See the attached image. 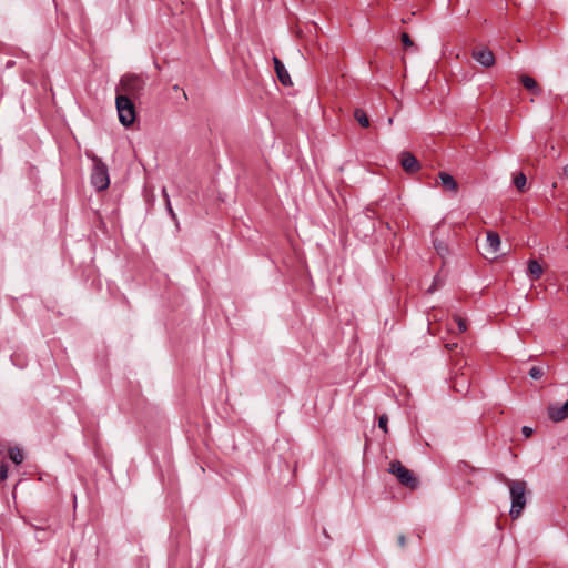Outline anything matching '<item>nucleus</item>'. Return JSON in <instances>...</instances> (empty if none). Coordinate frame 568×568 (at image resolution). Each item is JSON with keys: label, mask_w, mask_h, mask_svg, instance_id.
<instances>
[{"label": "nucleus", "mask_w": 568, "mask_h": 568, "mask_svg": "<svg viewBox=\"0 0 568 568\" xmlns=\"http://www.w3.org/2000/svg\"><path fill=\"white\" fill-rule=\"evenodd\" d=\"M507 485L509 487L511 499L509 515L513 519H516L521 515V511L526 506L527 484L524 480L507 479Z\"/></svg>", "instance_id": "obj_1"}, {"label": "nucleus", "mask_w": 568, "mask_h": 568, "mask_svg": "<svg viewBox=\"0 0 568 568\" xmlns=\"http://www.w3.org/2000/svg\"><path fill=\"white\" fill-rule=\"evenodd\" d=\"M145 79L138 74H125L121 78L116 89L118 95H126L131 100L139 99L144 91Z\"/></svg>", "instance_id": "obj_2"}, {"label": "nucleus", "mask_w": 568, "mask_h": 568, "mask_svg": "<svg viewBox=\"0 0 568 568\" xmlns=\"http://www.w3.org/2000/svg\"><path fill=\"white\" fill-rule=\"evenodd\" d=\"M88 158L93 162L91 173V184L97 191H104L110 185L109 170L106 164L95 154L87 153Z\"/></svg>", "instance_id": "obj_3"}, {"label": "nucleus", "mask_w": 568, "mask_h": 568, "mask_svg": "<svg viewBox=\"0 0 568 568\" xmlns=\"http://www.w3.org/2000/svg\"><path fill=\"white\" fill-rule=\"evenodd\" d=\"M388 473L394 475L405 487L415 489L418 487V479L412 470L406 468L399 460L389 463Z\"/></svg>", "instance_id": "obj_4"}, {"label": "nucleus", "mask_w": 568, "mask_h": 568, "mask_svg": "<svg viewBox=\"0 0 568 568\" xmlns=\"http://www.w3.org/2000/svg\"><path fill=\"white\" fill-rule=\"evenodd\" d=\"M115 104L121 124L124 126L133 124L136 116L133 101L126 95H116Z\"/></svg>", "instance_id": "obj_5"}, {"label": "nucleus", "mask_w": 568, "mask_h": 568, "mask_svg": "<svg viewBox=\"0 0 568 568\" xmlns=\"http://www.w3.org/2000/svg\"><path fill=\"white\" fill-rule=\"evenodd\" d=\"M500 244L501 242L499 234L495 231H487L485 250L488 255H491V258L495 260L497 257Z\"/></svg>", "instance_id": "obj_6"}, {"label": "nucleus", "mask_w": 568, "mask_h": 568, "mask_svg": "<svg viewBox=\"0 0 568 568\" xmlns=\"http://www.w3.org/2000/svg\"><path fill=\"white\" fill-rule=\"evenodd\" d=\"M471 57L485 68H490L495 64V55L493 51L487 48L474 50Z\"/></svg>", "instance_id": "obj_7"}, {"label": "nucleus", "mask_w": 568, "mask_h": 568, "mask_svg": "<svg viewBox=\"0 0 568 568\" xmlns=\"http://www.w3.org/2000/svg\"><path fill=\"white\" fill-rule=\"evenodd\" d=\"M400 165L407 173H415L420 169L418 160L408 151L400 153Z\"/></svg>", "instance_id": "obj_8"}, {"label": "nucleus", "mask_w": 568, "mask_h": 568, "mask_svg": "<svg viewBox=\"0 0 568 568\" xmlns=\"http://www.w3.org/2000/svg\"><path fill=\"white\" fill-rule=\"evenodd\" d=\"M548 416L555 423H559L568 418V400L561 406L549 405Z\"/></svg>", "instance_id": "obj_9"}, {"label": "nucleus", "mask_w": 568, "mask_h": 568, "mask_svg": "<svg viewBox=\"0 0 568 568\" xmlns=\"http://www.w3.org/2000/svg\"><path fill=\"white\" fill-rule=\"evenodd\" d=\"M273 62H274L275 72H276V75H277L280 82L283 85H292L291 77H290L285 65L282 63V61L277 57H274Z\"/></svg>", "instance_id": "obj_10"}, {"label": "nucleus", "mask_w": 568, "mask_h": 568, "mask_svg": "<svg viewBox=\"0 0 568 568\" xmlns=\"http://www.w3.org/2000/svg\"><path fill=\"white\" fill-rule=\"evenodd\" d=\"M438 178L444 190L457 194L458 183L453 175L446 172H439Z\"/></svg>", "instance_id": "obj_11"}, {"label": "nucleus", "mask_w": 568, "mask_h": 568, "mask_svg": "<svg viewBox=\"0 0 568 568\" xmlns=\"http://www.w3.org/2000/svg\"><path fill=\"white\" fill-rule=\"evenodd\" d=\"M527 272L531 281H537L544 273L542 266L536 260H529L527 265Z\"/></svg>", "instance_id": "obj_12"}, {"label": "nucleus", "mask_w": 568, "mask_h": 568, "mask_svg": "<svg viewBox=\"0 0 568 568\" xmlns=\"http://www.w3.org/2000/svg\"><path fill=\"white\" fill-rule=\"evenodd\" d=\"M519 80H520V83L524 85V88L527 89L528 91H530L531 93H534L536 95L541 93V89L534 78L524 74L520 77Z\"/></svg>", "instance_id": "obj_13"}, {"label": "nucleus", "mask_w": 568, "mask_h": 568, "mask_svg": "<svg viewBox=\"0 0 568 568\" xmlns=\"http://www.w3.org/2000/svg\"><path fill=\"white\" fill-rule=\"evenodd\" d=\"M354 118L363 128H368L371 124L367 113L362 109H355Z\"/></svg>", "instance_id": "obj_14"}, {"label": "nucleus", "mask_w": 568, "mask_h": 568, "mask_svg": "<svg viewBox=\"0 0 568 568\" xmlns=\"http://www.w3.org/2000/svg\"><path fill=\"white\" fill-rule=\"evenodd\" d=\"M9 457L16 465H20L24 458L22 450L18 447L9 449Z\"/></svg>", "instance_id": "obj_15"}, {"label": "nucleus", "mask_w": 568, "mask_h": 568, "mask_svg": "<svg viewBox=\"0 0 568 568\" xmlns=\"http://www.w3.org/2000/svg\"><path fill=\"white\" fill-rule=\"evenodd\" d=\"M526 183H527V178L523 172H519L514 176V184L518 191L524 192Z\"/></svg>", "instance_id": "obj_16"}, {"label": "nucleus", "mask_w": 568, "mask_h": 568, "mask_svg": "<svg viewBox=\"0 0 568 568\" xmlns=\"http://www.w3.org/2000/svg\"><path fill=\"white\" fill-rule=\"evenodd\" d=\"M434 247H435L436 252L438 253V255H440V256H444L445 254L448 253V247H447L446 243L443 241L435 240Z\"/></svg>", "instance_id": "obj_17"}, {"label": "nucleus", "mask_w": 568, "mask_h": 568, "mask_svg": "<svg viewBox=\"0 0 568 568\" xmlns=\"http://www.w3.org/2000/svg\"><path fill=\"white\" fill-rule=\"evenodd\" d=\"M162 194H163V199L165 201V206H166V210L169 211L170 215L172 216L173 220L176 219V215L172 209V205H171V201H170V197H169V194L166 192V189H163L162 190Z\"/></svg>", "instance_id": "obj_18"}, {"label": "nucleus", "mask_w": 568, "mask_h": 568, "mask_svg": "<svg viewBox=\"0 0 568 568\" xmlns=\"http://www.w3.org/2000/svg\"><path fill=\"white\" fill-rule=\"evenodd\" d=\"M529 376L534 379H539L544 376V369L538 366H534L529 369Z\"/></svg>", "instance_id": "obj_19"}, {"label": "nucleus", "mask_w": 568, "mask_h": 568, "mask_svg": "<svg viewBox=\"0 0 568 568\" xmlns=\"http://www.w3.org/2000/svg\"><path fill=\"white\" fill-rule=\"evenodd\" d=\"M400 40L403 42V45L408 49V48H415V44L414 42L412 41L410 37L408 36V33L406 32H403L400 34Z\"/></svg>", "instance_id": "obj_20"}, {"label": "nucleus", "mask_w": 568, "mask_h": 568, "mask_svg": "<svg viewBox=\"0 0 568 568\" xmlns=\"http://www.w3.org/2000/svg\"><path fill=\"white\" fill-rule=\"evenodd\" d=\"M387 424H388V417L385 414L379 416V418H378V427L381 429H383L384 433L388 432Z\"/></svg>", "instance_id": "obj_21"}, {"label": "nucleus", "mask_w": 568, "mask_h": 568, "mask_svg": "<svg viewBox=\"0 0 568 568\" xmlns=\"http://www.w3.org/2000/svg\"><path fill=\"white\" fill-rule=\"evenodd\" d=\"M456 322H457V325H458V329L460 333H464L466 329H467V324H466V321L463 320L462 317L459 316H456Z\"/></svg>", "instance_id": "obj_22"}, {"label": "nucleus", "mask_w": 568, "mask_h": 568, "mask_svg": "<svg viewBox=\"0 0 568 568\" xmlns=\"http://www.w3.org/2000/svg\"><path fill=\"white\" fill-rule=\"evenodd\" d=\"M8 478V466L6 464L0 465V481H4Z\"/></svg>", "instance_id": "obj_23"}, {"label": "nucleus", "mask_w": 568, "mask_h": 568, "mask_svg": "<svg viewBox=\"0 0 568 568\" xmlns=\"http://www.w3.org/2000/svg\"><path fill=\"white\" fill-rule=\"evenodd\" d=\"M438 282H439V280H438V277L436 276V277L434 278V282H433L432 286L427 290V293H433V292H435V290L437 288Z\"/></svg>", "instance_id": "obj_24"}, {"label": "nucleus", "mask_w": 568, "mask_h": 568, "mask_svg": "<svg viewBox=\"0 0 568 568\" xmlns=\"http://www.w3.org/2000/svg\"><path fill=\"white\" fill-rule=\"evenodd\" d=\"M521 432L525 435V437H530L531 434H532V429L530 427H528V426H524Z\"/></svg>", "instance_id": "obj_25"}, {"label": "nucleus", "mask_w": 568, "mask_h": 568, "mask_svg": "<svg viewBox=\"0 0 568 568\" xmlns=\"http://www.w3.org/2000/svg\"><path fill=\"white\" fill-rule=\"evenodd\" d=\"M398 544H399V546H400V547H405V545H406V538H405V536H404V535H399V536H398Z\"/></svg>", "instance_id": "obj_26"}, {"label": "nucleus", "mask_w": 568, "mask_h": 568, "mask_svg": "<svg viewBox=\"0 0 568 568\" xmlns=\"http://www.w3.org/2000/svg\"><path fill=\"white\" fill-rule=\"evenodd\" d=\"M564 175L568 178V163L562 169Z\"/></svg>", "instance_id": "obj_27"}, {"label": "nucleus", "mask_w": 568, "mask_h": 568, "mask_svg": "<svg viewBox=\"0 0 568 568\" xmlns=\"http://www.w3.org/2000/svg\"><path fill=\"white\" fill-rule=\"evenodd\" d=\"M410 20H412V18H410V17H408V18H404V19H402V22H403V23H408Z\"/></svg>", "instance_id": "obj_28"}]
</instances>
